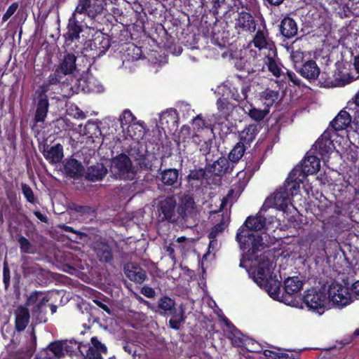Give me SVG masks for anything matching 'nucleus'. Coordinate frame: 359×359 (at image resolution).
<instances>
[{
    "mask_svg": "<svg viewBox=\"0 0 359 359\" xmlns=\"http://www.w3.org/2000/svg\"><path fill=\"white\" fill-rule=\"evenodd\" d=\"M325 76H326L325 73H323L319 81L320 86L324 88L344 86L357 79L355 76L351 74L344 73L339 69H337L334 72L333 74L334 79H326Z\"/></svg>",
    "mask_w": 359,
    "mask_h": 359,
    "instance_id": "obj_11",
    "label": "nucleus"
},
{
    "mask_svg": "<svg viewBox=\"0 0 359 359\" xmlns=\"http://www.w3.org/2000/svg\"><path fill=\"white\" fill-rule=\"evenodd\" d=\"M10 279H11V275H10V269L8 266L7 262L4 263V267H3V282L4 284V287L6 290H8L10 285Z\"/></svg>",
    "mask_w": 359,
    "mask_h": 359,
    "instance_id": "obj_61",
    "label": "nucleus"
},
{
    "mask_svg": "<svg viewBox=\"0 0 359 359\" xmlns=\"http://www.w3.org/2000/svg\"><path fill=\"white\" fill-rule=\"evenodd\" d=\"M168 315L171 316L169 320V327L175 330H180L181 325L184 323L185 309L182 304H181L178 309L175 308Z\"/></svg>",
    "mask_w": 359,
    "mask_h": 359,
    "instance_id": "obj_36",
    "label": "nucleus"
},
{
    "mask_svg": "<svg viewBox=\"0 0 359 359\" xmlns=\"http://www.w3.org/2000/svg\"><path fill=\"white\" fill-rule=\"evenodd\" d=\"M265 203L280 210L285 211L290 203L289 191L281 187L271 197L267 198Z\"/></svg>",
    "mask_w": 359,
    "mask_h": 359,
    "instance_id": "obj_18",
    "label": "nucleus"
},
{
    "mask_svg": "<svg viewBox=\"0 0 359 359\" xmlns=\"http://www.w3.org/2000/svg\"><path fill=\"white\" fill-rule=\"evenodd\" d=\"M136 120V117L133 115L129 109H125L119 117V121L121 127L124 129L126 126L127 129L131 126L132 123H134Z\"/></svg>",
    "mask_w": 359,
    "mask_h": 359,
    "instance_id": "obj_48",
    "label": "nucleus"
},
{
    "mask_svg": "<svg viewBox=\"0 0 359 359\" xmlns=\"http://www.w3.org/2000/svg\"><path fill=\"white\" fill-rule=\"evenodd\" d=\"M18 6L19 4L18 2H13L11 6H9L2 17L3 22L7 21L15 13L16 10L18 8Z\"/></svg>",
    "mask_w": 359,
    "mask_h": 359,
    "instance_id": "obj_62",
    "label": "nucleus"
},
{
    "mask_svg": "<svg viewBox=\"0 0 359 359\" xmlns=\"http://www.w3.org/2000/svg\"><path fill=\"white\" fill-rule=\"evenodd\" d=\"M235 165L224 156L219 157L212 165H209L208 171L214 172L215 175L223 177L226 174H231L235 168Z\"/></svg>",
    "mask_w": 359,
    "mask_h": 359,
    "instance_id": "obj_24",
    "label": "nucleus"
},
{
    "mask_svg": "<svg viewBox=\"0 0 359 359\" xmlns=\"http://www.w3.org/2000/svg\"><path fill=\"white\" fill-rule=\"evenodd\" d=\"M227 337L231 340L233 346L242 347L244 345V340L242 338V333L237 328L228 332Z\"/></svg>",
    "mask_w": 359,
    "mask_h": 359,
    "instance_id": "obj_49",
    "label": "nucleus"
},
{
    "mask_svg": "<svg viewBox=\"0 0 359 359\" xmlns=\"http://www.w3.org/2000/svg\"><path fill=\"white\" fill-rule=\"evenodd\" d=\"M18 243L20 245V249L22 253L32 254L34 253V247L31 242L25 236H19L16 238Z\"/></svg>",
    "mask_w": 359,
    "mask_h": 359,
    "instance_id": "obj_52",
    "label": "nucleus"
},
{
    "mask_svg": "<svg viewBox=\"0 0 359 359\" xmlns=\"http://www.w3.org/2000/svg\"><path fill=\"white\" fill-rule=\"evenodd\" d=\"M352 116L346 110H341L334 118L330 123L329 127L332 133L335 135L338 131H341L350 127L351 128Z\"/></svg>",
    "mask_w": 359,
    "mask_h": 359,
    "instance_id": "obj_22",
    "label": "nucleus"
},
{
    "mask_svg": "<svg viewBox=\"0 0 359 359\" xmlns=\"http://www.w3.org/2000/svg\"><path fill=\"white\" fill-rule=\"evenodd\" d=\"M108 172L107 168L102 163H96L88 166L85 173V179L89 182L102 180Z\"/></svg>",
    "mask_w": 359,
    "mask_h": 359,
    "instance_id": "obj_30",
    "label": "nucleus"
},
{
    "mask_svg": "<svg viewBox=\"0 0 359 359\" xmlns=\"http://www.w3.org/2000/svg\"><path fill=\"white\" fill-rule=\"evenodd\" d=\"M295 67L300 75L310 82L316 80L320 74L319 67L316 61L313 60L306 61L298 69L297 65H295Z\"/></svg>",
    "mask_w": 359,
    "mask_h": 359,
    "instance_id": "obj_25",
    "label": "nucleus"
},
{
    "mask_svg": "<svg viewBox=\"0 0 359 359\" xmlns=\"http://www.w3.org/2000/svg\"><path fill=\"white\" fill-rule=\"evenodd\" d=\"M303 285L304 282L298 276L288 277L283 282L284 291L289 295L300 292Z\"/></svg>",
    "mask_w": 359,
    "mask_h": 359,
    "instance_id": "obj_38",
    "label": "nucleus"
},
{
    "mask_svg": "<svg viewBox=\"0 0 359 359\" xmlns=\"http://www.w3.org/2000/svg\"><path fill=\"white\" fill-rule=\"evenodd\" d=\"M205 175V171L203 168L191 170L189 175H187V180L189 182L191 180L201 181Z\"/></svg>",
    "mask_w": 359,
    "mask_h": 359,
    "instance_id": "obj_56",
    "label": "nucleus"
},
{
    "mask_svg": "<svg viewBox=\"0 0 359 359\" xmlns=\"http://www.w3.org/2000/svg\"><path fill=\"white\" fill-rule=\"evenodd\" d=\"M320 168V159L316 156H306L302 160L301 165L297 169H299V175L305 178L309 175L316 174Z\"/></svg>",
    "mask_w": 359,
    "mask_h": 359,
    "instance_id": "obj_21",
    "label": "nucleus"
},
{
    "mask_svg": "<svg viewBox=\"0 0 359 359\" xmlns=\"http://www.w3.org/2000/svg\"><path fill=\"white\" fill-rule=\"evenodd\" d=\"M299 169L294 168L289 174L288 177L282 187L285 190L289 191L290 196L297 195L299 191L300 183L303 182L302 175H299Z\"/></svg>",
    "mask_w": 359,
    "mask_h": 359,
    "instance_id": "obj_26",
    "label": "nucleus"
},
{
    "mask_svg": "<svg viewBox=\"0 0 359 359\" xmlns=\"http://www.w3.org/2000/svg\"><path fill=\"white\" fill-rule=\"evenodd\" d=\"M196 205L193 194H184L177 203V212L179 222H187L196 215Z\"/></svg>",
    "mask_w": 359,
    "mask_h": 359,
    "instance_id": "obj_9",
    "label": "nucleus"
},
{
    "mask_svg": "<svg viewBox=\"0 0 359 359\" xmlns=\"http://www.w3.org/2000/svg\"><path fill=\"white\" fill-rule=\"evenodd\" d=\"M256 25L255 20L251 13L246 11L238 13L236 23V29L252 33L256 30Z\"/></svg>",
    "mask_w": 359,
    "mask_h": 359,
    "instance_id": "obj_29",
    "label": "nucleus"
},
{
    "mask_svg": "<svg viewBox=\"0 0 359 359\" xmlns=\"http://www.w3.org/2000/svg\"><path fill=\"white\" fill-rule=\"evenodd\" d=\"M114 168L116 174L121 180H132L135 172L133 168L130 158L126 154H120L113 159Z\"/></svg>",
    "mask_w": 359,
    "mask_h": 359,
    "instance_id": "obj_7",
    "label": "nucleus"
},
{
    "mask_svg": "<svg viewBox=\"0 0 359 359\" xmlns=\"http://www.w3.org/2000/svg\"><path fill=\"white\" fill-rule=\"evenodd\" d=\"M269 112V110L268 109H259L255 107H251L248 114L252 120L259 122L264 120Z\"/></svg>",
    "mask_w": 359,
    "mask_h": 359,
    "instance_id": "obj_51",
    "label": "nucleus"
},
{
    "mask_svg": "<svg viewBox=\"0 0 359 359\" xmlns=\"http://www.w3.org/2000/svg\"><path fill=\"white\" fill-rule=\"evenodd\" d=\"M30 318V314L28 308L25 306H20L15 311V326L18 332L23 331L27 326Z\"/></svg>",
    "mask_w": 359,
    "mask_h": 359,
    "instance_id": "obj_35",
    "label": "nucleus"
},
{
    "mask_svg": "<svg viewBox=\"0 0 359 359\" xmlns=\"http://www.w3.org/2000/svg\"><path fill=\"white\" fill-rule=\"evenodd\" d=\"M236 238L239 243L241 250L245 254L249 260H252L254 256L265 247L263 238L260 234L250 232L249 229H245L244 226H241L238 229Z\"/></svg>",
    "mask_w": 359,
    "mask_h": 359,
    "instance_id": "obj_1",
    "label": "nucleus"
},
{
    "mask_svg": "<svg viewBox=\"0 0 359 359\" xmlns=\"http://www.w3.org/2000/svg\"><path fill=\"white\" fill-rule=\"evenodd\" d=\"M64 172L70 178L80 179L84 175V168L79 161L69 158L64 164Z\"/></svg>",
    "mask_w": 359,
    "mask_h": 359,
    "instance_id": "obj_27",
    "label": "nucleus"
},
{
    "mask_svg": "<svg viewBox=\"0 0 359 359\" xmlns=\"http://www.w3.org/2000/svg\"><path fill=\"white\" fill-rule=\"evenodd\" d=\"M90 341L92 345L87 349L84 359H103L102 355L107 353L106 346L97 337H93Z\"/></svg>",
    "mask_w": 359,
    "mask_h": 359,
    "instance_id": "obj_31",
    "label": "nucleus"
},
{
    "mask_svg": "<svg viewBox=\"0 0 359 359\" xmlns=\"http://www.w3.org/2000/svg\"><path fill=\"white\" fill-rule=\"evenodd\" d=\"M64 344V351H65L67 353L72 354L74 353L76 349H79L80 352L82 353V351L81 350V344H77L76 342H72L70 341V342H63Z\"/></svg>",
    "mask_w": 359,
    "mask_h": 359,
    "instance_id": "obj_59",
    "label": "nucleus"
},
{
    "mask_svg": "<svg viewBox=\"0 0 359 359\" xmlns=\"http://www.w3.org/2000/svg\"><path fill=\"white\" fill-rule=\"evenodd\" d=\"M351 129L357 133H359V109L354 111L352 116Z\"/></svg>",
    "mask_w": 359,
    "mask_h": 359,
    "instance_id": "obj_63",
    "label": "nucleus"
},
{
    "mask_svg": "<svg viewBox=\"0 0 359 359\" xmlns=\"http://www.w3.org/2000/svg\"><path fill=\"white\" fill-rule=\"evenodd\" d=\"M302 300L309 310L320 315L323 314L327 308V297L324 288H311L306 290Z\"/></svg>",
    "mask_w": 359,
    "mask_h": 359,
    "instance_id": "obj_5",
    "label": "nucleus"
},
{
    "mask_svg": "<svg viewBox=\"0 0 359 359\" xmlns=\"http://www.w3.org/2000/svg\"><path fill=\"white\" fill-rule=\"evenodd\" d=\"M257 266L252 272L254 281L259 285L261 283H266L269 279L267 276L269 274L272 263L267 255L263 254L256 258Z\"/></svg>",
    "mask_w": 359,
    "mask_h": 359,
    "instance_id": "obj_14",
    "label": "nucleus"
},
{
    "mask_svg": "<svg viewBox=\"0 0 359 359\" xmlns=\"http://www.w3.org/2000/svg\"><path fill=\"white\" fill-rule=\"evenodd\" d=\"M258 133V128L256 124H250L245 127L239 134V142H242L244 145L250 146L255 140Z\"/></svg>",
    "mask_w": 359,
    "mask_h": 359,
    "instance_id": "obj_39",
    "label": "nucleus"
},
{
    "mask_svg": "<svg viewBox=\"0 0 359 359\" xmlns=\"http://www.w3.org/2000/svg\"><path fill=\"white\" fill-rule=\"evenodd\" d=\"M268 34L269 33L266 29H258L252 40L254 46L259 50L266 48L268 45Z\"/></svg>",
    "mask_w": 359,
    "mask_h": 359,
    "instance_id": "obj_46",
    "label": "nucleus"
},
{
    "mask_svg": "<svg viewBox=\"0 0 359 359\" xmlns=\"http://www.w3.org/2000/svg\"><path fill=\"white\" fill-rule=\"evenodd\" d=\"M236 77L238 78L237 86L234 83H231L229 89L231 98L238 102H241L248 98V93L251 90V85L249 81L243 79L241 76L236 75Z\"/></svg>",
    "mask_w": 359,
    "mask_h": 359,
    "instance_id": "obj_16",
    "label": "nucleus"
},
{
    "mask_svg": "<svg viewBox=\"0 0 359 359\" xmlns=\"http://www.w3.org/2000/svg\"><path fill=\"white\" fill-rule=\"evenodd\" d=\"M334 135L332 130L327 128L313 146V149L324 161H327L329 154L333 151L334 144L332 137Z\"/></svg>",
    "mask_w": 359,
    "mask_h": 359,
    "instance_id": "obj_10",
    "label": "nucleus"
},
{
    "mask_svg": "<svg viewBox=\"0 0 359 359\" xmlns=\"http://www.w3.org/2000/svg\"><path fill=\"white\" fill-rule=\"evenodd\" d=\"M266 65L269 71L276 77L278 78L282 74V69L278 62L271 57H267Z\"/></svg>",
    "mask_w": 359,
    "mask_h": 359,
    "instance_id": "obj_54",
    "label": "nucleus"
},
{
    "mask_svg": "<svg viewBox=\"0 0 359 359\" xmlns=\"http://www.w3.org/2000/svg\"><path fill=\"white\" fill-rule=\"evenodd\" d=\"M64 348L62 341H53L38 353L34 359H60L65 355Z\"/></svg>",
    "mask_w": 359,
    "mask_h": 359,
    "instance_id": "obj_17",
    "label": "nucleus"
},
{
    "mask_svg": "<svg viewBox=\"0 0 359 359\" xmlns=\"http://www.w3.org/2000/svg\"><path fill=\"white\" fill-rule=\"evenodd\" d=\"M326 241L323 233H319L315 236V238L312 239L311 246H316L318 251L325 250Z\"/></svg>",
    "mask_w": 359,
    "mask_h": 359,
    "instance_id": "obj_57",
    "label": "nucleus"
},
{
    "mask_svg": "<svg viewBox=\"0 0 359 359\" xmlns=\"http://www.w3.org/2000/svg\"><path fill=\"white\" fill-rule=\"evenodd\" d=\"M126 276L135 283L141 284L147 278L145 271L137 263L128 262L123 266Z\"/></svg>",
    "mask_w": 359,
    "mask_h": 359,
    "instance_id": "obj_20",
    "label": "nucleus"
},
{
    "mask_svg": "<svg viewBox=\"0 0 359 359\" xmlns=\"http://www.w3.org/2000/svg\"><path fill=\"white\" fill-rule=\"evenodd\" d=\"M42 154L50 164H57L60 163L64 157L63 147L60 143L50 147L46 144L43 146Z\"/></svg>",
    "mask_w": 359,
    "mask_h": 359,
    "instance_id": "obj_28",
    "label": "nucleus"
},
{
    "mask_svg": "<svg viewBox=\"0 0 359 359\" xmlns=\"http://www.w3.org/2000/svg\"><path fill=\"white\" fill-rule=\"evenodd\" d=\"M247 148L242 142H237L228 154L229 160L236 165L241 160Z\"/></svg>",
    "mask_w": 359,
    "mask_h": 359,
    "instance_id": "obj_43",
    "label": "nucleus"
},
{
    "mask_svg": "<svg viewBox=\"0 0 359 359\" xmlns=\"http://www.w3.org/2000/svg\"><path fill=\"white\" fill-rule=\"evenodd\" d=\"M327 304L332 302L334 305L343 307L351 302V295L348 288L339 283H332L326 292Z\"/></svg>",
    "mask_w": 359,
    "mask_h": 359,
    "instance_id": "obj_6",
    "label": "nucleus"
},
{
    "mask_svg": "<svg viewBox=\"0 0 359 359\" xmlns=\"http://www.w3.org/2000/svg\"><path fill=\"white\" fill-rule=\"evenodd\" d=\"M4 189L5 191L6 198L11 203L16 200V192L14 189V186L12 182L6 179L4 180Z\"/></svg>",
    "mask_w": 359,
    "mask_h": 359,
    "instance_id": "obj_53",
    "label": "nucleus"
},
{
    "mask_svg": "<svg viewBox=\"0 0 359 359\" xmlns=\"http://www.w3.org/2000/svg\"><path fill=\"white\" fill-rule=\"evenodd\" d=\"M49 298L41 291L34 290L27 296L25 306L31 307L32 316L39 323H46L48 321L46 306Z\"/></svg>",
    "mask_w": 359,
    "mask_h": 359,
    "instance_id": "obj_3",
    "label": "nucleus"
},
{
    "mask_svg": "<svg viewBox=\"0 0 359 359\" xmlns=\"http://www.w3.org/2000/svg\"><path fill=\"white\" fill-rule=\"evenodd\" d=\"M110 46V40L108 36L102 33L95 34L90 43L91 50H96L98 56L105 54Z\"/></svg>",
    "mask_w": 359,
    "mask_h": 359,
    "instance_id": "obj_32",
    "label": "nucleus"
},
{
    "mask_svg": "<svg viewBox=\"0 0 359 359\" xmlns=\"http://www.w3.org/2000/svg\"><path fill=\"white\" fill-rule=\"evenodd\" d=\"M280 281L270 276L266 283H261L259 286L261 288L265 289L269 294L275 299L280 293Z\"/></svg>",
    "mask_w": 359,
    "mask_h": 359,
    "instance_id": "obj_42",
    "label": "nucleus"
},
{
    "mask_svg": "<svg viewBox=\"0 0 359 359\" xmlns=\"http://www.w3.org/2000/svg\"><path fill=\"white\" fill-rule=\"evenodd\" d=\"M47 85L41 86V90L38 92L36 97V109L34 114V122L35 124L38 123H43L47 117L49 109V100L46 92L48 91Z\"/></svg>",
    "mask_w": 359,
    "mask_h": 359,
    "instance_id": "obj_13",
    "label": "nucleus"
},
{
    "mask_svg": "<svg viewBox=\"0 0 359 359\" xmlns=\"http://www.w3.org/2000/svg\"><path fill=\"white\" fill-rule=\"evenodd\" d=\"M69 209L74 212L79 214L81 216H90L94 214V210L92 207L88 205H81L76 203H72L69 205Z\"/></svg>",
    "mask_w": 359,
    "mask_h": 359,
    "instance_id": "obj_50",
    "label": "nucleus"
},
{
    "mask_svg": "<svg viewBox=\"0 0 359 359\" xmlns=\"http://www.w3.org/2000/svg\"><path fill=\"white\" fill-rule=\"evenodd\" d=\"M36 336L33 330L30 338L25 344L18 349L13 350L8 348L7 353L1 359H30L36 351Z\"/></svg>",
    "mask_w": 359,
    "mask_h": 359,
    "instance_id": "obj_8",
    "label": "nucleus"
},
{
    "mask_svg": "<svg viewBox=\"0 0 359 359\" xmlns=\"http://www.w3.org/2000/svg\"><path fill=\"white\" fill-rule=\"evenodd\" d=\"M21 188L22 194L27 201L32 204L35 203L36 199L31 187L25 183H22Z\"/></svg>",
    "mask_w": 359,
    "mask_h": 359,
    "instance_id": "obj_55",
    "label": "nucleus"
},
{
    "mask_svg": "<svg viewBox=\"0 0 359 359\" xmlns=\"http://www.w3.org/2000/svg\"><path fill=\"white\" fill-rule=\"evenodd\" d=\"M216 104L219 116L225 119H228L235 108V105L226 97L217 99Z\"/></svg>",
    "mask_w": 359,
    "mask_h": 359,
    "instance_id": "obj_41",
    "label": "nucleus"
},
{
    "mask_svg": "<svg viewBox=\"0 0 359 359\" xmlns=\"http://www.w3.org/2000/svg\"><path fill=\"white\" fill-rule=\"evenodd\" d=\"M193 125L194 128H196L198 131L201 129L208 128L207 122L205 119L203 118L201 114L197 115L194 118Z\"/></svg>",
    "mask_w": 359,
    "mask_h": 359,
    "instance_id": "obj_60",
    "label": "nucleus"
},
{
    "mask_svg": "<svg viewBox=\"0 0 359 359\" xmlns=\"http://www.w3.org/2000/svg\"><path fill=\"white\" fill-rule=\"evenodd\" d=\"M219 216L221 217L219 222L212 228L208 234V238L210 239L211 242L215 241L219 233L224 231L230 221V216L228 214L222 213Z\"/></svg>",
    "mask_w": 359,
    "mask_h": 359,
    "instance_id": "obj_40",
    "label": "nucleus"
},
{
    "mask_svg": "<svg viewBox=\"0 0 359 359\" xmlns=\"http://www.w3.org/2000/svg\"><path fill=\"white\" fill-rule=\"evenodd\" d=\"M141 293L148 298H153L156 294L154 289L149 286H144L141 290Z\"/></svg>",
    "mask_w": 359,
    "mask_h": 359,
    "instance_id": "obj_64",
    "label": "nucleus"
},
{
    "mask_svg": "<svg viewBox=\"0 0 359 359\" xmlns=\"http://www.w3.org/2000/svg\"><path fill=\"white\" fill-rule=\"evenodd\" d=\"M104 9L100 0H79L74 11L79 14L87 15L95 20L97 17L102 15Z\"/></svg>",
    "mask_w": 359,
    "mask_h": 359,
    "instance_id": "obj_12",
    "label": "nucleus"
},
{
    "mask_svg": "<svg viewBox=\"0 0 359 359\" xmlns=\"http://www.w3.org/2000/svg\"><path fill=\"white\" fill-rule=\"evenodd\" d=\"M261 97L267 107H271L278 100L279 91L266 88L262 92Z\"/></svg>",
    "mask_w": 359,
    "mask_h": 359,
    "instance_id": "obj_47",
    "label": "nucleus"
},
{
    "mask_svg": "<svg viewBox=\"0 0 359 359\" xmlns=\"http://www.w3.org/2000/svg\"><path fill=\"white\" fill-rule=\"evenodd\" d=\"M60 229H62L64 231L71 232L76 234V239L83 240L84 238H88V233L81 231L75 230L73 227L67 226L66 224H62V226H60Z\"/></svg>",
    "mask_w": 359,
    "mask_h": 359,
    "instance_id": "obj_58",
    "label": "nucleus"
},
{
    "mask_svg": "<svg viewBox=\"0 0 359 359\" xmlns=\"http://www.w3.org/2000/svg\"><path fill=\"white\" fill-rule=\"evenodd\" d=\"M76 13L74 11L68 20L67 32L64 34L66 41L73 42L80 39V34L83 31V25L76 17Z\"/></svg>",
    "mask_w": 359,
    "mask_h": 359,
    "instance_id": "obj_23",
    "label": "nucleus"
},
{
    "mask_svg": "<svg viewBox=\"0 0 359 359\" xmlns=\"http://www.w3.org/2000/svg\"><path fill=\"white\" fill-rule=\"evenodd\" d=\"M76 57L73 53H67L57 65L46 81L47 86H55L61 83L62 79L68 74H73L76 69Z\"/></svg>",
    "mask_w": 359,
    "mask_h": 359,
    "instance_id": "obj_4",
    "label": "nucleus"
},
{
    "mask_svg": "<svg viewBox=\"0 0 359 359\" xmlns=\"http://www.w3.org/2000/svg\"><path fill=\"white\" fill-rule=\"evenodd\" d=\"M279 30L281 35L290 39L297 34V25L295 20L288 16L285 17L280 22Z\"/></svg>",
    "mask_w": 359,
    "mask_h": 359,
    "instance_id": "obj_33",
    "label": "nucleus"
},
{
    "mask_svg": "<svg viewBox=\"0 0 359 359\" xmlns=\"http://www.w3.org/2000/svg\"><path fill=\"white\" fill-rule=\"evenodd\" d=\"M153 160H156V158L154 156L150 158L147 154H140L135 158L139 168L144 171H153L154 170Z\"/></svg>",
    "mask_w": 359,
    "mask_h": 359,
    "instance_id": "obj_45",
    "label": "nucleus"
},
{
    "mask_svg": "<svg viewBox=\"0 0 359 359\" xmlns=\"http://www.w3.org/2000/svg\"><path fill=\"white\" fill-rule=\"evenodd\" d=\"M175 302L168 296H163L158 301V312L161 315H168L175 307Z\"/></svg>",
    "mask_w": 359,
    "mask_h": 359,
    "instance_id": "obj_44",
    "label": "nucleus"
},
{
    "mask_svg": "<svg viewBox=\"0 0 359 359\" xmlns=\"http://www.w3.org/2000/svg\"><path fill=\"white\" fill-rule=\"evenodd\" d=\"M158 222L174 224L179 222L177 212V201L174 196H163L159 198L156 205Z\"/></svg>",
    "mask_w": 359,
    "mask_h": 359,
    "instance_id": "obj_2",
    "label": "nucleus"
},
{
    "mask_svg": "<svg viewBox=\"0 0 359 359\" xmlns=\"http://www.w3.org/2000/svg\"><path fill=\"white\" fill-rule=\"evenodd\" d=\"M180 172L176 168H165L161 170L157 179L164 187L177 188L181 182L179 181Z\"/></svg>",
    "mask_w": 359,
    "mask_h": 359,
    "instance_id": "obj_19",
    "label": "nucleus"
},
{
    "mask_svg": "<svg viewBox=\"0 0 359 359\" xmlns=\"http://www.w3.org/2000/svg\"><path fill=\"white\" fill-rule=\"evenodd\" d=\"M212 10L214 13H218L219 8L224 9V13L229 11H237L241 1L240 0H212Z\"/></svg>",
    "mask_w": 359,
    "mask_h": 359,
    "instance_id": "obj_34",
    "label": "nucleus"
},
{
    "mask_svg": "<svg viewBox=\"0 0 359 359\" xmlns=\"http://www.w3.org/2000/svg\"><path fill=\"white\" fill-rule=\"evenodd\" d=\"M93 250L98 260L104 264H111L114 261L113 246L107 239H100L93 243Z\"/></svg>",
    "mask_w": 359,
    "mask_h": 359,
    "instance_id": "obj_15",
    "label": "nucleus"
},
{
    "mask_svg": "<svg viewBox=\"0 0 359 359\" xmlns=\"http://www.w3.org/2000/svg\"><path fill=\"white\" fill-rule=\"evenodd\" d=\"M266 224V218L261 215L249 216L241 226L245 229H249L250 232L257 231L264 228Z\"/></svg>",
    "mask_w": 359,
    "mask_h": 359,
    "instance_id": "obj_37",
    "label": "nucleus"
}]
</instances>
